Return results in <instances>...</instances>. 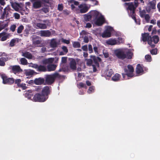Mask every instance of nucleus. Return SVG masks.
Wrapping results in <instances>:
<instances>
[{"label": "nucleus", "mask_w": 160, "mask_h": 160, "mask_svg": "<svg viewBox=\"0 0 160 160\" xmlns=\"http://www.w3.org/2000/svg\"><path fill=\"white\" fill-rule=\"evenodd\" d=\"M64 76L61 75L57 72H55L51 74H47L45 77V84L51 85L55 81L56 78L61 79L64 78Z\"/></svg>", "instance_id": "1"}, {"label": "nucleus", "mask_w": 160, "mask_h": 160, "mask_svg": "<svg viewBox=\"0 0 160 160\" xmlns=\"http://www.w3.org/2000/svg\"><path fill=\"white\" fill-rule=\"evenodd\" d=\"M124 70L125 73H122V75L123 78L124 79H127V78H126V76H127L128 77L130 78L134 76V68L132 65H128L127 68L125 67L124 68Z\"/></svg>", "instance_id": "2"}, {"label": "nucleus", "mask_w": 160, "mask_h": 160, "mask_svg": "<svg viewBox=\"0 0 160 160\" xmlns=\"http://www.w3.org/2000/svg\"><path fill=\"white\" fill-rule=\"evenodd\" d=\"M13 11L8 6L3 9V11L2 15H1L0 19H4L5 18L8 20L10 19L12 16V11Z\"/></svg>", "instance_id": "3"}, {"label": "nucleus", "mask_w": 160, "mask_h": 160, "mask_svg": "<svg viewBox=\"0 0 160 160\" xmlns=\"http://www.w3.org/2000/svg\"><path fill=\"white\" fill-rule=\"evenodd\" d=\"M125 4L128 5V7L127 8V10H129L128 11V12L129 15L136 22V19L135 17L136 14L135 12V8L133 4V3H125Z\"/></svg>", "instance_id": "4"}, {"label": "nucleus", "mask_w": 160, "mask_h": 160, "mask_svg": "<svg viewBox=\"0 0 160 160\" xmlns=\"http://www.w3.org/2000/svg\"><path fill=\"white\" fill-rule=\"evenodd\" d=\"M142 41L144 42L148 41V44L152 48H154L155 47V45L152 44V40L151 36L149 35V33H145L142 34Z\"/></svg>", "instance_id": "5"}, {"label": "nucleus", "mask_w": 160, "mask_h": 160, "mask_svg": "<svg viewBox=\"0 0 160 160\" xmlns=\"http://www.w3.org/2000/svg\"><path fill=\"white\" fill-rule=\"evenodd\" d=\"M2 79V83L5 84L12 85L14 82V79L13 78H9L5 74H2L1 75Z\"/></svg>", "instance_id": "6"}, {"label": "nucleus", "mask_w": 160, "mask_h": 160, "mask_svg": "<svg viewBox=\"0 0 160 160\" xmlns=\"http://www.w3.org/2000/svg\"><path fill=\"white\" fill-rule=\"evenodd\" d=\"M32 100L35 102H43L47 100V98L41 93H37L34 95Z\"/></svg>", "instance_id": "7"}, {"label": "nucleus", "mask_w": 160, "mask_h": 160, "mask_svg": "<svg viewBox=\"0 0 160 160\" xmlns=\"http://www.w3.org/2000/svg\"><path fill=\"white\" fill-rule=\"evenodd\" d=\"M32 43L35 45H40L37 46L38 47H41L42 44H41V38L37 35H32L31 37Z\"/></svg>", "instance_id": "8"}, {"label": "nucleus", "mask_w": 160, "mask_h": 160, "mask_svg": "<svg viewBox=\"0 0 160 160\" xmlns=\"http://www.w3.org/2000/svg\"><path fill=\"white\" fill-rule=\"evenodd\" d=\"M149 1L146 7V10L148 12H149L151 9L155 8L156 2V0H149Z\"/></svg>", "instance_id": "9"}, {"label": "nucleus", "mask_w": 160, "mask_h": 160, "mask_svg": "<svg viewBox=\"0 0 160 160\" xmlns=\"http://www.w3.org/2000/svg\"><path fill=\"white\" fill-rule=\"evenodd\" d=\"M9 68L11 70V72L15 74H19L22 71V70L19 65L11 66Z\"/></svg>", "instance_id": "10"}, {"label": "nucleus", "mask_w": 160, "mask_h": 160, "mask_svg": "<svg viewBox=\"0 0 160 160\" xmlns=\"http://www.w3.org/2000/svg\"><path fill=\"white\" fill-rule=\"evenodd\" d=\"M51 87L46 86L44 87L42 90L41 94L47 98V100L48 98V95L50 94L51 92V89H50Z\"/></svg>", "instance_id": "11"}, {"label": "nucleus", "mask_w": 160, "mask_h": 160, "mask_svg": "<svg viewBox=\"0 0 160 160\" xmlns=\"http://www.w3.org/2000/svg\"><path fill=\"white\" fill-rule=\"evenodd\" d=\"M117 57L119 59L123 60L126 58L125 51L118 50L115 51Z\"/></svg>", "instance_id": "12"}, {"label": "nucleus", "mask_w": 160, "mask_h": 160, "mask_svg": "<svg viewBox=\"0 0 160 160\" xmlns=\"http://www.w3.org/2000/svg\"><path fill=\"white\" fill-rule=\"evenodd\" d=\"M112 30V28L108 26L106 29L102 34V37L103 38H108L111 36V32Z\"/></svg>", "instance_id": "13"}, {"label": "nucleus", "mask_w": 160, "mask_h": 160, "mask_svg": "<svg viewBox=\"0 0 160 160\" xmlns=\"http://www.w3.org/2000/svg\"><path fill=\"white\" fill-rule=\"evenodd\" d=\"M34 82L37 85H45V79L41 77L36 78L34 80Z\"/></svg>", "instance_id": "14"}, {"label": "nucleus", "mask_w": 160, "mask_h": 160, "mask_svg": "<svg viewBox=\"0 0 160 160\" xmlns=\"http://www.w3.org/2000/svg\"><path fill=\"white\" fill-rule=\"evenodd\" d=\"M80 8V12L81 13L86 12L88 10L89 8L85 4H81L78 6Z\"/></svg>", "instance_id": "15"}, {"label": "nucleus", "mask_w": 160, "mask_h": 160, "mask_svg": "<svg viewBox=\"0 0 160 160\" xmlns=\"http://www.w3.org/2000/svg\"><path fill=\"white\" fill-rule=\"evenodd\" d=\"M105 22V19L103 16H101L97 18L95 23L98 26L102 25Z\"/></svg>", "instance_id": "16"}, {"label": "nucleus", "mask_w": 160, "mask_h": 160, "mask_svg": "<svg viewBox=\"0 0 160 160\" xmlns=\"http://www.w3.org/2000/svg\"><path fill=\"white\" fill-rule=\"evenodd\" d=\"M42 6V2L40 0L36 1L33 3L32 8L34 9H38L40 8Z\"/></svg>", "instance_id": "17"}, {"label": "nucleus", "mask_w": 160, "mask_h": 160, "mask_svg": "<svg viewBox=\"0 0 160 160\" xmlns=\"http://www.w3.org/2000/svg\"><path fill=\"white\" fill-rule=\"evenodd\" d=\"M51 34V32L49 30H41L40 32L41 37H49Z\"/></svg>", "instance_id": "18"}, {"label": "nucleus", "mask_w": 160, "mask_h": 160, "mask_svg": "<svg viewBox=\"0 0 160 160\" xmlns=\"http://www.w3.org/2000/svg\"><path fill=\"white\" fill-rule=\"evenodd\" d=\"M69 65L70 68L72 70H76V60L73 58H72L69 63Z\"/></svg>", "instance_id": "19"}, {"label": "nucleus", "mask_w": 160, "mask_h": 160, "mask_svg": "<svg viewBox=\"0 0 160 160\" xmlns=\"http://www.w3.org/2000/svg\"><path fill=\"white\" fill-rule=\"evenodd\" d=\"M11 5L12 8L16 11H18L19 8H20V5L15 2H11Z\"/></svg>", "instance_id": "20"}, {"label": "nucleus", "mask_w": 160, "mask_h": 160, "mask_svg": "<svg viewBox=\"0 0 160 160\" xmlns=\"http://www.w3.org/2000/svg\"><path fill=\"white\" fill-rule=\"evenodd\" d=\"M8 60V58L6 57H0V66H4L5 65V62Z\"/></svg>", "instance_id": "21"}, {"label": "nucleus", "mask_w": 160, "mask_h": 160, "mask_svg": "<svg viewBox=\"0 0 160 160\" xmlns=\"http://www.w3.org/2000/svg\"><path fill=\"white\" fill-rule=\"evenodd\" d=\"M107 44L110 45H114L117 44V40L115 39L110 38L106 42Z\"/></svg>", "instance_id": "22"}, {"label": "nucleus", "mask_w": 160, "mask_h": 160, "mask_svg": "<svg viewBox=\"0 0 160 160\" xmlns=\"http://www.w3.org/2000/svg\"><path fill=\"white\" fill-rule=\"evenodd\" d=\"M25 96L28 99H31L32 100V99L31 98L33 96L32 90H28L27 92L25 93Z\"/></svg>", "instance_id": "23"}, {"label": "nucleus", "mask_w": 160, "mask_h": 160, "mask_svg": "<svg viewBox=\"0 0 160 160\" xmlns=\"http://www.w3.org/2000/svg\"><path fill=\"white\" fill-rule=\"evenodd\" d=\"M136 72L137 74H139L143 72L142 67L140 64H138L136 67Z\"/></svg>", "instance_id": "24"}, {"label": "nucleus", "mask_w": 160, "mask_h": 160, "mask_svg": "<svg viewBox=\"0 0 160 160\" xmlns=\"http://www.w3.org/2000/svg\"><path fill=\"white\" fill-rule=\"evenodd\" d=\"M91 58L92 59L95 64L96 66H99V64L98 62V60H101V58L98 57H96L95 56H91Z\"/></svg>", "instance_id": "25"}, {"label": "nucleus", "mask_w": 160, "mask_h": 160, "mask_svg": "<svg viewBox=\"0 0 160 160\" xmlns=\"http://www.w3.org/2000/svg\"><path fill=\"white\" fill-rule=\"evenodd\" d=\"M22 56L28 59H31L32 58L31 53L28 52H25L22 54Z\"/></svg>", "instance_id": "26"}, {"label": "nucleus", "mask_w": 160, "mask_h": 160, "mask_svg": "<svg viewBox=\"0 0 160 160\" xmlns=\"http://www.w3.org/2000/svg\"><path fill=\"white\" fill-rule=\"evenodd\" d=\"M36 26L38 28L40 29H45L47 28V26L45 23H37L36 24Z\"/></svg>", "instance_id": "27"}, {"label": "nucleus", "mask_w": 160, "mask_h": 160, "mask_svg": "<svg viewBox=\"0 0 160 160\" xmlns=\"http://www.w3.org/2000/svg\"><path fill=\"white\" fill-rule=\"evenodd\" d=\"M56 66L54 64H49L47 66L48 71H53L55 70Z\"/></svg>", "instance_id": "28"}, {"label": "nucleus", "mask_w": 160, "mask_h": 160, "mask_svg": "<svg viewBox=\"0 0 160 160\" xmlns=\"http://www.w3.org/2000/svg\"><path fill=\"white\" fill-rule=\"evenodd\" d=\"M58 42L54 39L52 40L50 42V46L52 48H55L57 46Z\"/></svg>", "instance_id": "29"}, {"label": "nucleus", "mask_w": 160, "mask_h": 160, "mask_svg": "<svg viewBox=\"0 0 160 160\" xmlns=\"http://www.w3.org/2000/svg\"><path fill=\"white\" fill-rule=\"evenodd\" d=\"M37 71L39 72H46L47 71V69L45 66L40 65L38 66V68L37 70Z\"/></svg>", "instance_id": "30"}, {"label": "nucleus", "mask_w": 160, "mask_h": 160, "mask_svg": "<svg viewBox=\"0 0 160 160\" xmlns=\"http://www.w3.org/2000/svg\"><path fill=\"white\" fill-rule=\"evenodd\" d=\"M113 73V71L111 69L106 70L104 72V73L106 76L108 77H111Z\"/></svg>", "instance_id": "31"}, {"label": "nucleus", "mask_w": 160, "mask_h": 160, "mask_svg": "<svg viewBox=\"0 0 160 160\" xmlns=\"http://www.w3.org/2000/svg\"><path fill=\"white\" fill-rule=\"evenodd\" d=\"M125 55L126 57V58L128 59H131L132 58V57L133 56V54L129 51H125Z\"/></svg>", "instance_id": "32"}, {"label": "nucleus", "mask_w": 160, "mask_h": 160, "mask_svg": "<svg viewBox=\"0 0 160 160\" xmlns=\"http://www.w3.org/2000/svg\"><path fill=\"white\" fill-rule=\"evenodd\" d=\"M99 12L96 11H92L91 12V15L92 16V18L93 17L95 19L97 18L99 15Z\"/></svg>", "instance_id": "33"}, {"label": "nucleus", "mask_w": 160, "mask_h": 160, "mask_svg": "<svg viewBox=\"0 0 160 160\" xmlns=\"http://www.w3.org/2000/svg\"><path fill=\"white\" fill-rule=\"evenodd\" d=\"M120 76V74L116 73L112 77V79L113 81H118L119 80Z\"/></svg>", "instance_id": "34"}, {"label": "nucleus", "mask_w": 160, "mask_h": 160, "mask_svg": "<svg viewBox=\"0 0 160 160\" xmlns=\"http://www.w3.org/2000/svg\"><path fill=\"white\" fill-rule=\"evenodd\" d=\"M54 59L53 58H48L44 60L43 63L44 64H50L52 63Z\"/></svg>", "instance_id": "35"}, {"label": "nucleus", "mask_w": 160, "mask_h": 160, "mask_svg": "<svg viewBox=\"0 0 160 160\" xmlns=\"http://www.w3.org/2000/svg\"><path fill=\"white\" fill-rule=\"evenodd\" d=\"M152 42H153L155 44L158 43L159 41V37L157 35H155L152 37Z\"/></svg>", "instance_id": "36"}, {"label": "nucleus", "mask_w": 160, "mask_h": 160, "mask_svg": "<svg viewBox=\"0 0 160 160\" xmlns=\"http://www.w3.org/2000/svg\"><path fill=\"white\" fill-rule=\"evenodd\" d=\"M84 16V19L85 21H89L91 20L92 16L91 14H85Z\"/></svg>", "instance_id": "37"}, {"label": "nucleus", "mask_w": 160, "mask_h": 160, "mask_svg": "<svg viewBox=\"0 0 160 160\" xmlns=\"http://www.w3.org/2000/svg\"><path fill=\"white\" fill-rule=\"evenodd\" d=\"M77 87L79 88H86L87 87L85 83L82 82H80L77 84Z\"/></svg>", "instance_id": "38"}, {"label": "nucleus", "mask_w": 160, "mask_h": 160, "mask_svg": "<svg viewBox=\"0 0 160 160\" xmlns=\"http://www.w3.org/2000/svg\"><path fill=\"white\" fill-rule=\"evenodd\" d=\"M73 47L74 48H79L81 46L80 43L78 42H74L72 44Z\"/></svg>", "instance_id": "39"}, {"label": "nucleus", "mask_w": 160, "mask_h": 160, "mask_svg": "<svg viewBox=\"0 0 160 160\" xmlns=\"http://www.w3.org/2000/svg\"><path fill=\"white\" fill-rule=\"evenodd\" d=\"M20 62L21 64L23 65H26L28 64L27 60L24 58H22Z\"/></svg>", "instance_id": "40"}, {"label": "nucleus", "mask_w": 160, "mask_h": 160, "mask_svg": "<svg viewBox=\"0 0 160 160\" xmlns=\"http://www.w3.org/2000/svg\"><path fill=\"white\" fill-rule=\"evenodd\" d=\"M124 42V40L122 38L119 37L118 39V40H117V45H119L121 43H122Z\"/></svg>", "instance_id": "41"}, {"label": "nucleus", "mask_w": 160, "mask_h": 160, "mask_svg": "<svg viewBox=\"0 0 160 160\" xmlns=\"http://www.w3.org/2000/svg\"><path fill=\"white\" fill-rule=\"evenodd\" d=\"M24 29V27L22 25H20L17 29V32L18 33H20L22 32V30Z\"/></svg>", "instance_id": "42"}, {"label": "nucleus", "mask_w": 160, "mask_h": 160, "mask_svg": "<svg viewBox=\"0 0 160 160\" xmlns=\"http://www.w3.org/2000/svg\"><path fill=\"white\" fill-rule=\"evenodd\" d=\"M86 63L88 66H91L93 62V60L92 59H88L86 60Z\"/></svg>", "instance_id": "43"}, {"label": "nucleus", "mask_w": 160, "mask_h": 160, "mask_svg": "<svg viewBox=\"0 0 160 160\" xmlns=\"http://www.w3.org/2000/svg\"><path fill=\"white\" fill-rule=\"evenodd\" d=\"M95 90V87L94 86H92L89 87L88 92L89 93H91L93 92L94 91V90Z\"/></svg>", "instance_id": "44"}, {"label": "nucleus", "mask_w": 160, "mask_h": 160, "mask_svg": "<svg viewBox=\"0 0 160 160\" xmlns=\"http://www.w3.org/2000/svg\"><path fill=\"white\" fill-rule=\"evenodd\" d=\"M9 36V34H8L2 36L1 40L2 41H4L6 40L7 38H8Z\"/></svg>", "instance_id": "45"}, {"label": "nucleus", "mask_w": 160, "mask_h": 160, "mask_svg": "<svg viewBox=\"0 0 160 160\" xmlns=\"http://www.w3.org/2000/svg\"><path fill=\"white\" fill-rule=\"evenodd\" d=\"M16 42V39H12L10 42L9 44V46L11 47H13L15 45Z\"/></svg>", "instance_id": "46"}, {"label": "nucleus", "mask_w": 160, "mask_h": 160, "mask_svg": "<svg viewBox=\"0 0 160 160\" xmlns=\"http://www.w3.org/2000/svg\"><path fill=\"white\" fill-rule=\"evenodd\" d=\"M146 12L145 10L140 11V17L142 18H143L144 16L146 15Z\"/></svg>", "instance_id": "47"}, {"label": "nucleus", "mask_w": 160, "mask_h": 160, "mask_svg": "<svg viewBox=\"0 0 160 160\" xmlns=\"http://www.w3.org/2000/svg\"><path fill=\"white\" fill-rule=\"evenodd\" d=\"M145 58L148 62H151L152 61L151 56L149 55H147L145 56Z\"/></svg>", "instance_id": "48"}, {"label": "nucleus", "mask_w": 160, "mask_h": 160, "mask_svg": "<svg viewBox=\"0 0 160 160\" xmlns=\"http://www.w3.org/2000/svg\"><path fill=\"white\" fill-rule=\"evenodd\" d=\"M21 82V80L20 79H17L14 80V82L15 84H16L18 87L20 85Z\"/></svg>", "instance_id": "49"}, {"label": "nucleus", "mask_w": 160, "mask_h": 160, "mask_svg": "<svg viewBox=\"0 0 160 160\" xmlns=\"http://www.w3.org/2000/svg\"><path fill=\"white\" fill-rule=\"evenodd\" d=\"M93 48L94 52H95V53L96 54H98V47L96 46V44H93Z\"/></svg>", "instance_id": "50"}, {"label": "nucleus", "mask_w": 160, "mask_h": 160, "mask_svg": "<svg viewBox=\"0 0 160 160\" xmlns=\"http://www.w3.org/2000/svg\"><path fill=\"white\" fill-rule=\"evenodd\" d=\"M41 10L45 13H46L49 12V8L46 7H43L41 9Z\"/></svg>", "instance_id": "51"}, {"label": "nucleus", "mask_w": 160, "mask_h": 160, "mask_svg": "<svg viewBox=\"0 0 160 160\" xmlns=\"http://www.w3.org/2000/svg\"><path fill=\"white\" fill-rule=\"evenodd\" d=\"M18 87L22 88L23 90H25L26 89L27 87L26 86V84L25 83H21L18 86Z\"/></svg>", "instance_id": "52"}, {"label": "nucleus", "mask_w": 160, "mask_h": 160, "mask_svg": "<svg viewBox=\"0 0 160 160\" xmlns=\"http://www.w3.org/2000/svg\"><path fill=\"white\" fill-rule=\"evenodd\" d=\"M62 48L65 54L68 52V50L66 46H62Z\"/></svg>", "instance_id": "53"}, {"label": "nucleus", "mask_w": 160, "mask_h": 160, "mask_svg": "<svg viewBox=\"0 0 160 160\" xmlns=\"http://www.w3.org/2000/svg\"><path fill=\"white\" fill-rule=\"evenodd\" d=\"M88 50L89 53H91L92 52L93 49L92 46L91 45L89 44L88 46Z\"/></svg>", "instance_id": "54"}, {"label": "nucleus", "mask_w": 160, "mask_h": 160, "mask_svg": "<svg viewBox=\"0 0 160 160\" xmlns=\"http://www.w3.org/2000/svg\"><path fill=\"white\" fill-rule=\"evenodd\" d=\"M157 49H153L151 50L150 52L152 55H156L157 54Z\"/></svg>", "instance_id": "55"}, {"label": "nucleus", "mask_w": 160, "mask_h": 160, "mask_svg": "<svg viewBox=\"0 0 160 160\" xmlns=\"http://www.w3.org/2000/svg\"><path fill=\"white\" fill-rule=\"evenodd\" d=\"M145 18V19L146 20L147 22H149V19L150 18V17L149 15L148 14H146L144 16V17Z\"/></svg>", "instance_id": "56"}, {"label": "nucleus", "mask_w": 160, "mask_h": 160, "mask_svg": "<svg viewBox=\"0 0 160 160\" xmlns=\"http://www.w3.org/2000/svg\"><path fill=\"white\" fill-rule=\"evenodd\" d=\"M14 16L15 19H18L20 18V16L19 14L17 13H14V15H13Z\"/></svg>", "instance_id": "57"}, {"label": "nucleus", "mask_w": 160, "mask_h": 160, "mask_svg": "<svg viewBox=\"0 0 160 160\" xmlns=\"http://www.w3.org/2000/svg\"><path fill=\"white\" fill-rule=\"evenodd\" d=\"M16 27V25L15 24H13L11 26V27L10 28V29L12 32H14L15 30Z\"/></svg>", "instance_id": "58"}, {"label": "nucleus", "mask_w": 160, "mask_h": 160, "mask_svg": "<svg viewBox=\"0 0 160 160\" xmlns=\"http://www.w3.org/2000/svg\"><path fill=\"white\" fill-rule=\"evenodd\" d=\"M30 66L32 68L37 69L38 65L37 64H33L31 63L30 64Z\"/></svg>", "instance_id": "59"}, {"label": "nucleus", "mask_w": 160, "mask_h": 160, "mask_svg": "<svg viewBox=\"0 0 160 160\" xmlns=\"http://www.w3.org/2000/svg\"><path fill=\"white\" fill-rule=\"evenodd\" d=\"M67 61V57H62V58L61 62L62 63H66Z\"/></svg>", "instance_id": "60"}, {"label": "nucleus", "mask_w": 160, "mask_h": 160, "mask_svg": "<svg viewBox=\"0 0 160 160\" xmlns=\"http://www.w3.org/2000/svg\"><path fill=\"white\" fill-rule=\"evenodd\" d=\"M8 55L7 54L4 52H0V57H8Z\"/></svg>", "instance_id": "61"}, {"label": "nucleus", "mask_w": 160, "mask_h": 160, "mask_svg": "<svg viewBox=\"0 0 160 160\" xmlns=\"http://www.w3.org/2000/svg\"><path fill=\"white\" fill-rule=\"evenodd\" d=\"M82 49L83 51L87 52L88 50L87 45H86L82 46Z\"/></svg>", "instance_id": "62"}, {"label": "nucleus", "mask_w": 160, "mask_h": 160, "mask_svg": "<svg viewBox=\"0 0 160 160\" xmlns=\"http://www.w3.org/2000/svg\"><path fill=\"white\" fill-rule=\"evenodd\" d=\"M62 41L63 43L67 44H69L70 43V41L69 40H66L63 38L62 39Z\"/></svg>", "instance_id": "63"}, {"label": "nucleus", "mask_w": 160, "mask_h": 160, "mask_svg": "<svg viewBox=\"0 0 160 160\" xmlns=\"http://www.w3.org/2000/svg\"><path fill=\"white\" fill-rule=\"evenodd\" d=\"M83 41L85 43H88L89 42V39L88 36H85L84 37Z\"/></svg>", "instance_id": "64"}]
</instances>
